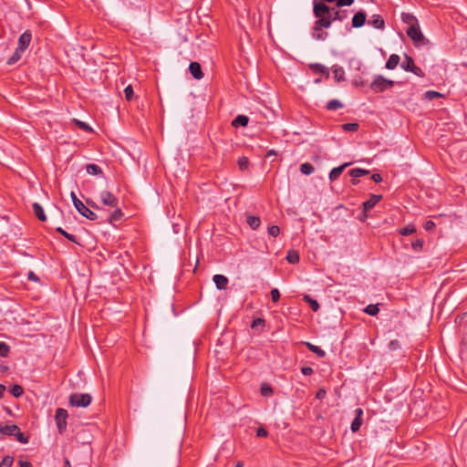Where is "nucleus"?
Masks as SVG:
<instances>
[{
	"label": "nucleus",
	"instance_id": "f257e3e1",
	"mask_svg": "<svg viewBox=\"0 0 467 467\" xmlns=\"http://www.w3.org/2000/svg\"><path fill=\"white\" fill-rule=\"evenodd\" d=\"M313 5L314 16L317 18V27L324 26L325 28H329L330 21L328 19V16H330V13L333 11V7L328 6L323 1L317 0H314Z\"/></svg>",
	"mask_w": 467,
	"mask_h": 467
},
{
	"label": "nucleus",
	"instance_id": "f03ea898",
	"mask_svg": "<svg viewBox=\"0 0 467 467\" xmlns=\"http://www.w3.org/2000/svg\"><path fill=\"white\" fill-rule=\"evenodd\" d=\"M16 436V440L22 443H28V438L20 431V428L16 424L2 425L0 424V438L3 436Z\"/></svg>",
	"mask_w": 467,
	"mask_h": 467
},
{
	"label": "nucleus",
	"instance_id": "7ed1b4c3",
	"mask_svg": "<svg viewBox=\"0 0 467 467\" xmlns=\"http://www.w3.org/2000/svg\"><path fill=\"white\" fill-rule=\"evenodd\" d=\"M395 85V81L384 78L382 75H376L370 83V89L375 93H381Z\"/></svg>",
	"mask_w": 467,
	"mask_h": 467
},
{
	"label": "nucleus",
	"instance_id": "20e7f679",
	"mask_svg": "<svg viewBox=\"0 0 467 467\" xmlns=\"http://www.w3.org/2000/svg\"><path fill=\"white\" fill-rule=\"evenodd\" d=\"M407 35L413 41L416 47L426 46L430 43L429 40L423 36L419 24L410 25V26L407 29Z\"/></svg>",
	"mask_w": 467,
	"mask_h": 467
},
{
	"label": "nucleus",
	"instance_id": "39448f33",
	"mask_svg": "<svg viewBox=\"0 0 467 467\" xmlns=\"http://www.w3.org/2000/svg\"><path fill=\"white\" fill-rule=\"evenodd\" d=\"M70 197L72 200V202L74 204V207L77 209V211L85 218L95 221L98 216L97 214L91 211L88 207H87L76 195L74 192H71Z\"/></svg>",
	"mask_w": 467,
	"mask_h": 467
},
{
	"label": "nucleus",
	"instance_id": "423d86ee",
	"mask_svg": "<svg viewBox=\"0 0 467 467\" xmlns=\"http://www.w3.org/2000/svg\"><path fill=\"white\" fill-rule=\"evenodd\" d=\"M92 400V397L88 393H73L69 396L68 402L72 407H88Z\"/></svg>",
	"mask_w": 467,
	"mask_h": 467
},
{
	"label": "nucleus",
	"instance_id": "0eeeda50",
	"mask_svg": "<svg viewBox=\"0 0 467 467\" xmlns=\"http://www.w3.org/2000/svg\"><path fill=\"white\" fill-rule=\"evenodd\" d=\"M67 416H68L67 411L65 409L58 408L56 410L55 420H56V424H57L58 432L60 434L64 433L66 431V430H67Z\"/></svg>",
	"mask_w": 467,
	"mask_h": 467
},
{
	"label": "nucleus",
	"instance_id": "6e6552de",
	"mask_svg": "<svg viewBox=\"0 0 467 467\" xmlns=\"http://www.w3.org/2000/svg\"><path fill=\"white\" fill-rule=\"evenodd\" d=\"M100 200L104 205L115 208L119 205V200L110 192L103 191L100 192Z\"/></svg>",
	"mask_w": 467,
	"mask_h": 467
},
{
	"label": "nucleus",
	"instance_id": "1a4fd4ad",
	"mask_svg": "<svg viewBox=\"0 0 467 467\" xmlns=\"http://www.w3.org/2000/svg\"><path fill=\"white\" fill-rule=\"evenodd\" d=\"M333 11L330 13V16H328V19L330 21V26L332 25L333 21H344L348 18V11L347 10H341L336 7L332 8Z\"/></svg>",
	"mask_w": 467,
	"mask_h": 467
},
{
	"label": "nucleus",
	"instance_id": "9d476101",
	"mask_svg": "<svg viewBox=\"0 0 467 467\" xmlns=\"http://www.w3.org/2000/svg\"><path fill=\"white\" fill-rule=\"evenodd\" d=\"M32 39V34L29 30L25 31L18 38V46L16 48L25 51Z\"/></svg>",
	"mask_w": 467,
	"mask_h": 467
},
{
	"label": "nucleus",
	"instance_id": "9b49d317",
	"mask_svg": "<svg viewBox=\"0 0 467 467\" xmlns=\"http://www.w3.org/2000/svg\"><path fill=\"white\" fill-rule=\"evenodd\" d=\"M366 21V13L364 11H358L352 17V27L359 28L365 25Z\"/></svg>",
	"mask_w": 467,
	"mask_h": 467
},
{
	"label": "nucleus",
	"instance_id": "f8f14e48",
	"mask_svg": "<svg viewBox=\"0 0 467 467\" xmlns=\"http://www.w3.org/2000/svg\"><path fill=\"white\" fill-rule=\"evenodd\" d=\"M363 410L358 408L355 410V419L353 420L350 429L353 432L358 431L362 424Z\"/></svg>",
	"mask_w": 467,
	"mask_h": 467
},
{
	"label": "nucleus",
	"instance_id": "ddd939ff",
	"mask_svg": "<svg viewBox=\"0 0 467 467\" xmlns=\"http://www.w3.org/2000/svg\"><path fill=\"white\" fill-rule=\"evenodd\" d=\"M213 281L214 282L216 288L219 290L226 289L229 283V280L225 275L219 274L213 275Z\"/></svg>",
	"mask_w": 467,
	"mask_h": 467
},
{
	"label": "nucleus",
	"instance_id": "4468645a",
	"mask_svg": "<svg viewBox=\"0 0 467 467\" xmlns=\"http://www.w3.org/2000/svg\"><path fill=\"white\" fill-rule=\"evenodd\" d=\"M368 24L377 29H384L385 22L380 15H373Z\"/></svg>",
	"mask_w": 467,
	"mask_h": 467
},
{
	"label": "nucleus",
	"instance_id": "2eb2a0df",
	"mask_svg": "<svg viewBox=\"0 0 467 467\" xmlns=\"http://www.w3.org/2000/svg\"><path fill=\"white\" fill-rule=\"evenodd\" d=\"M189 70L195 79L199 80L203 78V73L202 71L201 65L198 62H191L189 66Z\"/></svg>",
	"mask_w": 467,
	"mask_h": 467
},
{
	"label": "nucleus",
	"instance_id": "dca6fc26",
	"mask_svg": "<svg viewBox=\"0 0 467 467\" xmlns=\"http://www.w3.org/2000/svg\"><path fill=\"white\" fill-rule=\"evenodd\" d=\"M309 67L314 73L325 75L326 78H329V75H330L329 70H328V67H327L326 66L319 64V63H314V64H310Z\"/></svg>",
	"mask_w": 467,
	"mask_h": 467
},
{
	"label": "nucleus",
	"instance_id": "f3484780",
	"mask_svg": "<svg viewBox=\"0 0 467 467\" xmlns=\"http://www.w3.org/2000/svg\"><path fill=\"white\" fill-rule=\"evenodd\" d=\"M382 196L378 194H372L371 197L363 202V208L365 211L371 210L380 200Z\"/></svg>",
	"mask_w": 467,
	"mask_h": 467
},
{
	"label": "nucleus",
	"instance_id": "a211bd4d",
	"mask_svg": "<svg viewBox=\"0 0 467 467\" xmlns=\"http://www.w3.org/2000/svg\"><path fill=\"white\" fill-rule=\"evenodd\" d=\"M350 163L349 162H347V163H344L342 164L341 166L339 167H336L334 169L331 170L330 173H329V180L331 182H334L336 181L340 175L341 173L343 172V171L348 167L349 166Z\"/></svg>",
	"mask_w": 467,
	"mask_h": 467
},
{
	"label": "nucleus",
	"instance_id": "6ab92c4d",
	"mask_svg": "<svg viewBox=\"0 0 467 467\" xmlns=\"http://www.w3.org/2000/svg\"><path fill=\"white\" fill-rule=\"evenodd\" d=\"M400 61V57L397 54H392L389 56V59L386 62L385 67L389 70H393L397 67Z\"/></svg>",
	"mask_w": 467,
	"mask_h": 467
},
{
	"label": "nucleus",
	"instance_id": "aec40b11",
	"mask_svg": "<svg viewBox=\"0 0 467 467\" xmlns=\"http://www.w3.org/2000/svg\"><path fill=\"white\" fill-rule=\"evenodd\" d=\"M324 26L317 27V21L315 22V26L313 28V37L317 40H325L328 34L323 31Z\"/></svg>",
	"mask_w": 467,
	"mask_h": 467
},
{
	"label": "nucleus",
	"instance_id": "412c9836",
	"mask_svg": "<svg viewBox=\"0 0 467 467\" xmlns=\"http://www.w3.org/2000/svg\"><path fill=\"white\" fill-rule=\"evenodd\" d=\"M333 75L334 78L337 82H341L345 80V70L342 67L334 66L333 67Z\"/></svg>",
	"mask_w": 467,
	"mask_h": 467
},
{
	"label": "nucleus",
	"instance_id": "4be33fe9",
	"mask_svg": "<svg viewBox=\"0 0 467 467\" xmlns=\"http://www.w3.org/2000/svg\"><path fill=\"white\" fill-rule=\"evenodd\" d=\"M33 211L38 220H40L42 222H45L47 220V216L45 214L44 209L39 203H37V202L33 203Z\"/></svg>",
	"mask_w": 467,
	"mask_h": 467
},
{
	"label": "nucleus",
	"instance_id": "5701e85b",
	"mask_svg": "<svg viewBox=\"0 0 467 467\" xmlns=\"http://www.w3.org/2000/svg\"><path fill=\"white\" fill-rule=\"evenodd\" d=\"M415 65L414 60L411 57L405 54L404 60L401 62L400 67L403 70L410 72V70Z\"/></svg>",
	"mask_w": 467,
	"mask_h": 467
},
{
	"label": "nucleus",
	"instance_id": "b1692460",
	"mask_svg": "<svg viewBox=\"0 0 467 467\" xmlns=\"http://www.w3.org/2000/svg\"><path fill=\"white\" fill-rule=\"evenodd\" d=\"M249 122V118L245 115H238L232 122L234 127H245Z\"/></svg>",
	"mask_w": 467,
	"mask_h": 467
},
{
	"label": "nucleus",
	"instance_id": "393cba45",
	"mask_svg": "<svg viewBox=\"0 0 467 467\" xmlns=\"http://www.w3.org/2000/svg\"><path fill=\"white\" fill-rule=\"evenodd\" d=\"M86 171L90 175H100L102 174L101 168L94 163L87 164L86 166Z\"/></svg>",
	"mask_w": 467,
	"mask_h": 467
},
{
	"label": "nucleus",
	"instance_id": "a878e982",
	"mask_svg": "<svg viewBox=\"0 0 467 467\" xmlns=\"http://www.w3.org/2000/svg\"><path fill=\"white\" fill-rule=\"evenodd\" d=\"M306 346L307 347V348L317 355V357L319 358H324L326 356V352L325 350H323L322 348H320L318 346H316V345H313L312 343L310 342H306Z\"/></svg>",
	"mask_w": 467,
	"mask_h": 467
},
{
	"label": "nucleus",
	"instance_id": "bb28decb",
	"mask_svg": "<svg viewBox=\"0 0 467 467\" xmlns=\"http://www.w3.org/2000/svg\"><path fill=\"white\" fill-rule=\"evenodd\" d=\"M25 51L16 48L14 54L7 59V65L12 66L16 64L22 57Z\"/></svg>",
	"mask_w": 467,
	"mask_h": 467
},
{
	"label": "nucleus",
	"instance_id": "cd10ccee",
	"mask_svg": "<svg viewBox=\"0 0 467 467\" xmlns=\"http://www.w3.org/2000/svg\"><path fill=\"white\" fill-rule=\"evenodd\" d=\"M246 222L253 230L257 229L261 223L260 218L253 215L247 216Z\"/></svg>",
	"mask_w": 467,
	"mask_h": 467
},
{
	"label": "nucleus",
	"instance_id": "c85d7f7f",
	"mask_svg": "<svg viewBox=\"0 0 467 467\" xmlns=\"http://www.w3.org/2000/svg\"><path fill=\"white\" fill-rule=\"evenodd\" d=\"M369 173L368 170L361 169V168H355L349 171V175L352 178H358L364 175H368Z\"/></svg>",
	"mask_w": 467,
	"mask_h": 467
},
{
	"label": "nucleus",
	"instance_id": "c756f323",
	"mask_svg": "<svg viewBox=\"0 0 467 467\" xmlns=\"http://www.w3.org/2000/svg\"><path fill=\"white\" fill-rule=\"evenodd\" d=\"M304 300L306 303H308L310 308L314 312H317L319 309L320 306H319L318 302L316 299H313L310 296H308V295L304 296Z\"/></svg>",
	"mask_w": 467,
	"mask_h": 467
},
{
	"label": "nucleus",
	"instance_id": "7c9ffc66",
	"mask_svg": "<svg viewBox=\"0 0 467 467\" xmlns=\"http://www.w3.org/2000/svg\"><path fill=\"white\" fill-rule=\"evenodd\" d=\"M122 216H123V213L121 212V209L118 205L117 207H115L114 212H112L109 216V223H112L114 222H117V221L120 220V218Z\"/></svg>",
	"mask_w": 467,
	"mask_h": 467
},
{
	"label": "nucleus",
	"instance_id": "2f4dec72",
	"mask_svg": "<svg viewBox=\"0 0 467 467\" xmlns=\"http://www.w3.org/2000/svg\"><path fill=\"white\" fill-rule=\"evenodd\" d=\"M314 171V166L309 162H305L300 165V171L305 175H310Z\"/></svg>",
	"mask_w": 467,
	"mask_h": 467
},
{
	"label": "nucleus",
	"instance_id": "473e14b6",
	"mask_svg": "<svg viewBox=\"0 0 467 467\" xmlns=\"http://www.w3.org/2000/svg\"><path fill=\"white\" fill-rule=\"evenodd\" d=\"M286 260L290 263V264H296L299 262V254L295 250H290L288 251L287 253V255H286Z\"/></svg>",
	"mask_w": 467,
	"mask_h": 467
},
{
	"label": "nucleus",
	"instance_id": "72a5a7b5",
	"mask_svg": "<svg viewBox=\"0 0 467 467\" xmlns=\"http://www.w3.org/2000/svg\"><path fill=\"white\" fill-rule=\"evenodd\" d=\"M401 19L406 24H411V25L418 24V20L416 19V17L413 15L409 14V13H402Z\"/></svg>",
	"mask_w": 467,
	"mask_h": 467
},
{
	"label": "nucleus",
	"instance_id": "f704fd0d",
	"mask_svg": "<svg viewBox=\"0 0 467 467\" xmlns=\"http://www.w3.org/2000/svg\"><path fill=\"white\" fill-rule=\"evenodd\" d=\"M416 232V228L413 224H408L405 227H402L399 230L400 234L401 235H410Z\"/></svg>",
	"mask_w": 467,
	"mask_h": 467
},
{
	"label": "nucleus",
	"instance_id": "c9c22d12",
	"mask_svg": "<svg viewBox=\"0 0 467 467\" xmlns=\"http://www.w3.org/2000/svg\"><path fill=\"white\" fill-rule=\"evenodd\" d=\"M56 231L59 234H61L63 236H65L68 241L72 242V243H75V244H78V240H77V237L71 234H68L67 232H66L64 229H62L61 227H57L56 229Z\"/></svg>",
	"mask_w": 467,
	"mask_h": 467
},
{
	"label": "nucleus",
	"instance_id": "e433bc0d",
	"mask_svg": "<svg viewBox=\"0 0 467 467\" xmlns=\"http://www.w3.org/2000/svg\"><path fill=\"white\" fill-rule=\"evenodd\" d=\"M341 108H343V104L337 99H332L327 104L328 110H337Z\"/></svg>",
	"mask_w": 467,
	"mask_h": 467
},
{
	"label": "nucleus",
	"instance_id": "4c0bfd02",
	"mask_svg": "<svg viewBox=\"0 0 467 467\" xmlns=\"http://www.w3.org/2000/svg\"><path fill=\"white\" fill-rule=\"evenodd\" d=\"M261 394L264 397H269L273 394L272 387L267 383H263L260 389Z\"/></svg>",
	"mask_w": 467,
	"mask_h": 467
},
{
	"label": "nucleus",
	"instance_id": "58836bf2",
	"mask_svg": "<svg viewBox=\"0 0 467 467\" xmlns=\"http://www.w3.org/2000/svg\"><path fill=\"white\" fill-rule=\"evenodd\" d=\"M364 312L369 316H376L379 312V308L378 306V305H368L366 306V308L364 309Z\"/></svg>",
	"mask_w": 467,
	"mask_h": 467
},
{
	"label": "nucleus",
	"instance_id": "ea45409f",
	"mask_svg": "<svg viewBox=\"0 0 467 467\" xmlns=\"http://www.w3.org/2000/svg\"><path fill=\"white\" fill-rule=\"evenodd\" d=\"M10 392L14 397L19 398L24 393V390L20 385L15 384L12 386Z\"/></svg>",
	"mask_w": 467,
	"mask_h": 467
},
{
	"label": "nucleus",
	"instance_id": "a19ab883",
	"mask_svg": "<svg viewBox=\"0 0 467 467\" xmlns=\"http://www.w3.org/2000/svg\"><path fill=\"white\" fill-rule=\"evenodd\" d=\"M124 95H125V99L128 101H130V100L133 99V98H134V91H133V88H132L131 85H129V86H127L124 88Z\"/></svg>",
	"mask_w": 467,
	"mask_h": 467
},
{
	"label": "nucleus",
	"instance_id": "79ce46f5",
	"mask_svg": "<svg viewBox=\"0 0 467 467\" xmlns=\"http://www.w3.org/2000/svg\"><path fill=\"white\" fill-rule=\"evenodd\" d=\"M14 462V458L12 456H5L0 462V467H11Z\"/></svg>",
	"mask_w": 467,
	"mask_h": 467
},
{
	"label": "nucleus",
	"instance_id": "37998d69",
	"mask_svg": "<svg viewBox=\"0 0 467 467\" xmlns=\"http://www.w3.org/2000/svg\"><path fill=\"white\" fill-rule=\"evenodd\" d=\"M424 97H425V99H427L429 100H432L436 98L442 97V95L437 91L428 90L425 92Z\"/></svg>",
	"mask_w": 467,
	"mask_h": 467
},
{
	"label": "nucleus",
	"instance_id": "c03bdc74",
	"mask_svg": "<svg viewBox=\"0 0 467 467\" xmlns=\"http://www.w3.org/2000/svg\"><path fill=\"white\" fill-rule=\"evenodd\" d=\"M342 129L345 131H356L358 129V123H346L342 125Z\"/></svg>",
	"mask_w": 467,
	"mask_h": 467
},
{
	"label": "nucleus",
	"instance_id": "a18cd8bd",
	"mask_svg": "<svg viewBox=\"0 0 467 467\" xmlns=\"http://www.w3.org/2000/svg\"><path fill=\"white\" fill-rule=\"evenodd\" d=\"M249 161L246 157H241L238 160V166L240 170L244 171L248 168Z\"/></svg>",
	"mask_w": 467,
	"mask_h": 467
},
{
	"label": "nucleus",
	"instance_id": "49530a36",
	"mask_svg": "<svg viewBox=\"0 0 467 467\" xmlns=\"http://www.w3.org/2000/svg\"><path fill=\"white\" fill-rule=\"evenodd\" d=\"M9 353V346L0 341V357H6Z\"/></svg>",
	"mask_w": 467,
	"mask_h": 467
},
{
	"label": "nucleus",
	"instance_id": "de8ad7c7",
	"mask_svg": "<svg viewBox=\"0 0 467 467\" xmlns=\"http://www.w3.org/2000/svg\"><path fill=\"white\" fill-rule=\"evenodd\" d=\"M267 232L269 235L276 237L280 233V229L277 225H271L267 228Z\"/></svg>",
	"mask_w": 467,
	"mask_h": 467
},
{
	"label": "nucleus",
	"instance_id": "09e8293b",
	"mask_svg": "<svg viewBox=\"0 0 467 467\" xmlns=\"http://www.w3.org/2000/svg\"><path fill=\"white\" fill-rule=\"evenodd\" d=\"M265 327V320L263 318H255L253 322H252V325H251V327L253 329H256L257 327Z\"/></svg>",
	"mask_w": 467,
	"mask_h": 467
},
{
	"label": "nucleus",
	"instance_id": "8fccbe9b",
	"mask_svg": "<svg viewBox=\"0 0 467 467\" xmlns=\"http://www.w3.org/2000/svg\"><path fill=\"white\" fill-rule=\"evenodd\" d=\"M74 121L76 122V124L83 130L85 131H91L92 129L91 127L87 124L86 122H83V121H80V120H77V119H74Z\"/></svg>",
	"mask_w": 467,
	"mask_h": 467
},
{
	"label": "nucleus",
	"instance_id": "3c124183",
	"mask_svg": "<svg viewBox=\"0 0 467 467\" xmlns=\"http://www.w3.org/2000/svg\"><path fill=\"white\" fill-rule=\"evenodd\" d=\"M424 241L422 239H417L416 241L412 242L411 245L413 250L419 251L423 247Z\"/></svg>",
	"mask_w": 467,
	"mask_h": 467
},
{
	"label": "nucleus",
	"instance_id": "603ef678",
	"mask_svg": "<svg viewBox=\"0 0 467 467\" xmlns=\"http://www.w3.org/2000/svg\"><path fill=\"white\" fill-rule=\"evenodd\" d=\"M410 72L413 73L414 75L418 76V77H420V78H423L424 77V72L422 71V69L417 66H413V67L410 70Z\"/></svg>",
	"mask_w": 467,
	"mask_h": 467
},
{
	"label": "nucleus",
	"instance_id": "864d4df0",
	"mask_svg": "<svg viewBox=\"0 0 467 467\" xmlns=\"http://www.w3.org/2000/svg\"><path fill=\"white\" fill-rule=\"evenodd\" d=\"M271 297L273 302H277L280 299V292L277 288H273L271 290Z\"/></svg>",
	"mask_w": 467,
	"mask_h": 467
},
{
	"label": "nucleus",
	"instance_id": "5fc2aeb1",
	"mask_svg": "<svg viewBox=\"0 0 467 467\" xmlns=\"http://www.w3.org/2000/svg\"><path fill=\"white\" fill-rule=\"evenodd\" d=\"M354 3V0H337V7L349 6Z\"/></svg>",
	"mask_w": 467,
	"mask_h": 467
},
{
	"label": "nucleus",
	"instance_id": "6e6d98bb",
	"mask_svg": "<svg viewBox=\"0 0 467 467\" xmlns=\"http://www.w3.org/2000/svg\"><path fill=\"white\" fill-rule=\"evenodd\" d=\"M400 347V342L396 339L391 340L389 344V348L392 351L397 350Z\"/></svg>",
	"mask_w": 467,
	"mask_h": 467
},
{
	"label": "nucleus",
	"instance_id": "4d7b16f0",
	"mask_svg": "<svg viewBox=\"0 0 467 467\" xmlns=\"http://www.w3.org/2000/svg\"><path fill=\"white\" fill-rule=\"evenodd\" d=\"M256 435L258 437H266L268 435V431L264 427H260L256 431Z\"/></svg>",
	"mask_w": 467,
	"mask_h": 467
},
{
	"label": "nucleus",
	"instance_id": "13d9d810",
	"mask_svg": "<svg viewBox=\"0 0 467 467\" xmlns=\"http://www.w3.org/2000/svg\"><path fill=\"white\" fill-rule=\"evenodd\" d=\"M301 372L305 375V376H310L314 373V370L311 367H303L301 368Z\"/></svg>",
	"mask_w": 467,
	"mask_h": 467
},
{
	"label": "nucleus",
	"instance_id": "bf43d9fd",
	"mask_svg": "<svg viewBox=\"0 0 467 467\" xmlns=\"http://www.w3.org/2000/svg\"><path fill=\"white\" fill-rule=\"evenodd\" d=\"M423 227L426 231H431L435 227V223L432 221H427Z\"/></svg>",
	"mask_w": 467,
	"mask_h": 467
},
{
	"label": "nucleus",
	"instance_id": "052dcab7",
	"mask_svg": "<svg viewBox=\"0 0 467 467\" xmlns=\"http://www.w3.org/2000/svg\"><path fill=\"white\" fill-rule=\"evenodd\" d=\"M371 179L377 183L382 182V177L379 173L372 174Z\"/></svg>",
	"mask_w": 467,
	"mask_h": 467
},
{
	"label": "nucleus",
	"instance_id": "680f3d73",
	"mask_svg": "<svg viewBox=\"0 0 467 467\" xmlns=\"http://www.w3.org/2000/svg\"><path fill=\"white\" fill-rule=\"evenodd\" d=\"M28 279H29V280H32V281H35V282L39 281V278H38V277L36 276V275L34 272H32V271H30V272L28 273Z\"/></svg>",
	"mask_w": 467,
	"mask_h": 467
},
{
	"label": "nucleus",
	"instance_id": "e2e57ef3",
	"mask_svg": "<svg viewBox=\"0 0 467 467\" xmlns=\"http://www.w3.org/2000/svg\"><path fill=\"white\" fill-rule=\"evenodd\" d=\"M18 464L20 467H32L31 462L27 461H19Z\"/></svg>",
	"mask_w": 467,
	"mask_h": 467
},
{
	"label": "nucleus",
	"instance_id": "0e129e2a",
	"mask_svg": "<svg viewBox=\"0 0 467 467\" xmlns=\"http://www.w3.org/2000/svg\"><path fill=\"white\" fill-rule=\"evenodd\" d=\"M367 212H368V211H365V210L363 209V212L358 215V219H359L360 221L364 222V221L366 220V218L368 217V215H367Z\"/></svg>",
	"mask_w": 467,
	"mask_h": 467
},
{
	"label": "nucleus",
	"instance_id": "69168bd1",
	"mask_svg": "<svg viewBox=\"0 0 467 467\" xmlns=\"http://www.w3.org/2000/svg\"><path fill=\"white\" fill-rule=\"evenodd\" d=\"M326 395V391L324 389H319L317 393V399H322Z\"/></svg>",
	"mask_w": 467,
	"mask_h": 467
},
{
	"label": "nucleus",
	"instance_id": "338daca9",
	"mask_svg": "<svg viewBox=\"0 0 467 467\" xmlns=\"http://www.w3.org/2000/svg\"><path fill=\"white\" fill-rule=\"evenodd\" d=\"M87 203H88L90 207H92V208H94V209H99V206H98L94 202H92V201H88H88H87Z\"/></svg>",
	"mask_w": 467,
	"mask_h": 467
},
{
	"label": "nucleus",
	"instance_id": "774afa93",
	"mask_svg": "<svg viewBox=\"0 0 467 467\" xmlns=\"http://www.w3.org/2000/svg\"><path fill=\"white\" fill-rule=\"evenodd\" d=\"M64 467H71L70 462L67 458H65Z\"/></svg>",
	"mask_w": 467,
	"mask_h": 467
}]
</instances>
